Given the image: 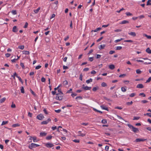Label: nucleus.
Instances as JSON below:
<instances>
[{
	"mask_svg": "<svg viewBox=\"0 0 151 151\" xmlns=\"http://www.w3.org/2000/svg\"><path fill=\"white\" fill-rule=\"evenodd\" d=\"M128 126L130 129H132V131L135 133L138 132L139 131L137 128L134 127L131 124H128Z\"/></svg>",
	"mask_w": 151,
	"mask_h": 151,
	"instance_id": "nucleus-1",
	"label": "nucleus"
},
{
	"mask_svg": "<svg viewBox=\"0 0 151 151\" xmlns=\"http://www.w3.org/2000/svg\"><path fill=\"white\" fill-rule=\"evenodd\" d=\"M56 96L55 97V99L57 100H62L63 98V94H60V93H58L56 94Z\"/></svg>",
	"mask_w": 151,
	"mask_h": 151,
	"instance_id": "nucleus-2",
	"label": "nucleus"
},
{
	"mask_svg": "<svg viewBox=\"0 0 151 151\" xmlns=\"http://www.w3.org/2000/svg\"><path fill=\"white\" fill-rule=\"evenodd\" d=\"M40 145L34 143H32L31 145L29 147V148L30 149H32V147H39Z\"/></svg>",
	"mask_w": 151,
	"mask_h": 151,
	"instance_id": "nucleus-3",
	"label": "nucleus"
},
{
	"mask_svg": "<svg viewBox=\"0 0 151 151\" xmlns=\"http://www.w3.org/2000/svg\"><path fill=\"white\" fill-rule=\"evenodd\" d=\"M45 146L47 147L51 148L54 146V145L51 143H47L45 144Z\"/></svg>",
	"mask_w": 151,
	"mask_h": 151,
	"instance_id": "nucleus-4",
	"label": "nucleus"
},
{
	"mask_svg": "<svg viewBox=\"0 0 151 151\" xmlns=\"http://www.w3.org/2000/svg\"><path fill=\"white\" fill-rule=\"evenodd\" d=\"M44 118V116L42 114L38 115L37 116V119L40 120H42Z\"/></svg>",
	"mask_w": 151,
	"mask_h": 151,
	"instance_id": "nucleus-5",
	"label": "nucleus"
},
{
	"mask_svg": "<svg viewBox=\"0 0 151 151\" xmlns=\"http://www.w3.org/2000/svg\"><path fill=\"white\" fill-rule=\"evenodd\" d=\"M82 88L83 89L85 90H90L91 87H89L88 86H84V85H83L82 86Z\"/></svg>",
	"mask_w": 151,
	"mask_h": 151,
	"instance_id": "nucleus-6",
	"label": "nucleus"
},
{
	"mask_svg": "<svg viewBox=\"0 0 151 151\" xmlns=\"http://www.w3.org/2000/svg\"><path fill=\"white\" fill-rule=\"evenodd\" d=\"M147 140L146 139H136L135 140V141L136 142H143Z\"/></svg>",
	"mask_w": 151,
	"mask_h": 151,
	"instance_id": "nucleus-7",
	"label": "nucleus"
},
{
	"mask_svg": "<svg viewBox=\"0 0 151 151\" xmlns=\"http://www.w3.org/2000/svg\"><path fill=\"white\" fill-rule=\"evenodd\" d=\"M47 133L45 132H41L40 133V136L41 137H44L46 135Z\"/></svg>",
	"mask_w": 151,
	"mask_h": 151,
	"instance_id": "nucleus-8",
	"label": "nucleus"
},
{
	"mask_svg": "<svg viewBox=\"0 0 151 151\" xmlns=\"http://www.w3.org/2000/svg\"><path fill=\"white\" fill-rule=\"evenodd\" d=\"M29 137H30L32 139L34 142H37L38 141V140L37 139V137H32L31 136H30Z\"/></svg>",
	"mask_w": 151,
	"mask_h": 151,
	"instance_id": "nucleus-9",
	"label": "nucleus"
},
{
	"mask_svg": "<svg viewBox=\"0 0 151 151\" xmlns=\"http://www.w3.org/2000/svg\"><path fill=\"white\" fill-rule=\"evenodd\" d=\"M136 87L137 88H144V86L142 84H139L137 85Z\"/></svg>",
	"mask_w": 151,
	"mask_h": 151,
	"instance_id": "nucleus-10",
	"label": "nucleus"
},
{
	"mask_svg": "<svg viewBox=\"0 0 151 151\" xmlns=\"http://www.w3.org/2000/svg\"><path fill=\"white\" fill-rule=\"evenodd\" d=\"M128 34L132 36L133 37H135L136 36V34L134 32H131L128 33Z\"/></svg>",
	"mask_w": 151,
	"mask_h": 151,
	"instance_id": "nucleus-11",
	"label": "nucleus"
},
{
	"mask_svg": "<svg viewBox=\"0 0 151 151\" xmlns=\"http://www.w3.org/2000/svg\"><path fill=\"white\" fill-rule=\"evenodd\" d=\"M129 23V22L126 20H123L120 23V24H126L127 23Z\"/></svg>",
	"mask_w": 151,
	"mask_h": 151,
	"instance_id": "nucleus-12",
	"label": "nucleus"
},
{
	"mask_svg": "<svg viewBox=\"0 0 151 151\" xmlns=\"http://www.w3.org/2000/svg\"><path fill=\"white\" fill-rule=\"evenodd\" d=\"M100 107L103 109L105 110L106 111H108V108L106 106H105L104 105H101Z\"/></svg>",
	"mask_w": 151,
	"mask_h": 151,
	"instance_id": "nucleus-13",
	"label": "nucleus"
},
{
	"mask_svg": "<svg viewBox=\"0 0 151 151\" xmlns=\"http://www.w3.org/2000/svg\"><path fill=\"white\" fill-rule=\"evenodd\" d=\"M78 135L79 136H80L81 137H83L85 136L86 135L85 134H83L81 133V132L80 131H79L78 132Z\"/></svg>",
	"mask_w": 151,
	"mask_h": 151,
	"instance_id": "nucleus-14",
	"label": "nucleus"
},
{
	"mask_svg": "<svg viewBox=\"0 0 151 151\" xmlns=\"http://www.w3.org/2000/svg\"><path fill=\"white\" fill-rule=\"evenodd\" d=\"M12 31L13 32H16L18 31V30L17 28V27L16 26H14L13 28Z\"/></svg>",
	"mask_w": 151,
	"mask_h": 151,
	"instance_id": "nucleus-15",
	"label": "nucleus"
},
{
	"mask_svg": "<svg viewBox=\"0 0 151 151\" xmlns=\"http://www.w3.org/2000/svg\"><path fill=\"white\" fill-rule=\"evenodd\" d=\"M105 45H100L99 47V48L100 50H101L104 49L105 47Z\"/></svg>",
	"mask_w": 151,
	"mask_h": 151,
	"instance_id": "nucleus-16",
	"label": "nucleus"
},
{
	"mask_svg": "<svg viewBox=\"0 0 151 151\" xmlns=\"http://www.w3.org/2000/svg\"><path fill=\"white\" fill-rule=\"evenodd\" d=\"M109 68L111 70H113L115 66L114 65L111 64L109 65Z\"/></svg>",
	"mask_w": 151,
	"mask_h": 151,
	"instance_id": "nucleus-17",
	"label": "nucleus"
},
{
	"mask_svg": "<svg viewBox=\"0 0 151 151\" xmlns=\"http://www.w3.org/2000/svg\"><path fill=\"white\" fill-rule=\"evenodd\" d=\"M146 52L148 53H151V50H150L149 47L147 48L146 50Z\"/></svg>",
	"mask_w": 151,
	"mask_h": 151,
	"instance_id": "nucleus-18",
	"label": "nucleus"
},
{
	"mask_svg": "<svg viewBox=\"0 0 151 151\" xmlns=\"http://www.w3.org/2000/svg\"><path fill=\"white\" fill-rule=\"evenodd\" d=\"M40 9V7H39L36 9L34 10V12L35 13L37 14V13H38V12L39 10Z\"/></svg>",
	"mask_w": 151,
	"mask_h": 151,
	"instance_id": "nucleus-19",
	"label": "nucleus"
},
{
	"mask_svg": "<svg viewBox=\"0 0 151 151\" xmlns=\"http://www.w3.org/2000/svg\"><path fill=\"white\" fill-rule=\"evenodd\" d=\"M52 136L51 135H50L48 136H47L46 138V139L47 140H49L52 139Z\"/></svg>",
	"mask_w": 151,
	"mask_h": 151,
	"instance_id": "nucleus-20",
	"label": "nucleus"
},
{
	"mask_svg": "<svg viewBox=\"0 0 151 151\" xmlns=\"http://www.w3.org/2000/svg\"><path fill=\"white\" fill-rule=\"evenodd\" d=\"M20 125L19 124H13L12 125V127H18Z\"/></svg>",
	"mask_w": 151,
	"mask_h": 151,
	"instance_id": "nucleus-21",
	"label": "nucleus"
},
{
	"mask_svg": "<svg viewBox=\"0 0 151 151\" xmlns=\"http://www.w3.org/2000/svg\"><path fill=\"white\" fill-rule=\"evenodd\" d=\"M23 54H25L27 55H28L29 53V51H23Z\"/></svg>",
	"mask_w": 151,
	"mask_h": 151,
	"instance_id": "nucleus-22",
	"label": "nucleus"
},
{
	"mask_svg": "<svg viewBox=\"0 0 151 151\" xmlns=\"http://www.w3.org/2000/svg\"><path fill=\"white\" fill-rule=\"evenodd\" d=\"M6 98L5 97L1 99L0 100V102L1 103H2L4 102L6 100Z\"/></svg>",
	"mask_w": 151,
	"mask_h": 151,
	"instance_id": "nucleus-23",
	"label": "nucleus"
},
{
	"mask_svg": "<svg viewBox=\"0 0 151 151\" xmlns=\"http://www.w3.org/2000/svg\"><path fill=\"white\" fill-rule=\"evenodd\" d=\"M93 80L92 78H90L89 80H88L86 81V82L87 83H90V82H92V81Z\"/></svg>",
	"mask_w": 151,
	"mask_h": 151,
	"instance_id": "nucleus-24",
	"label": "nucleus"
},
{
	"mask_svg": "<svg viewBox=\"0 0 151 151\" xmlns=\"http://www.w3.org/2000/svg\"><path fill=\"white\" fill-rule=\"evenodd\" d=\"M99 87H98L97 86V87H93V89H92V90L94 91H96L97 89H99Z\"/></svg>",
	"mask_w": 151,
	"mask_h": 151,
	"instance_id": "nucleus-25",
	"label": "nucleus"
},
{
	"mask_svg": "<svg viewBox=\"0 0 151 151\" xmlns=\"http://www.w3.org/2000/svg\"><path fill=\"white\" fill-rule=\"evenodd\" d=\"M144 36H145L148 39H151V36L150 35H148L146 34H144Z\"/></svg>",
	"mask_w": 151,
	"mask_h": 151,
	"instance_id": "nucleus-26",
	"label": "nucleus"
},
{
	"mask_svg": "<svg viewBox=\"0 0 151 151\" xmlns=\"http://www.w3.org/2000/svg\"><path fill=\"white\" fill-rule=\"evenodd\" d=\"M68 84V82L67 81L65 80L63 82V85H66Z\"/></svg>",
	"mask_w": 151,
	"mask_h": 151,
	"instance_id": "nucleus-27",
	"label": "nucleus"
},
{
	"mask_svg": "<svg viewBox=\"0 0 151 151\" xmlns=\"http://www.w3.org/2000/svg\"><path fill=\"white\" fill-rule=\"evenodd\" d=\"M47 123V121H43L41 122V124H46Z\"/></svg>",
	"mask_w": 151,
	"mask_h": 151,
	"instance_id": "nucleus-28",
	"label": "nucleus"
},
{
	"mask_svg": "<svg viewBox=\"0 0 151 151\" xmlns=\"http://www.w3.org/2000/svg\"><path fill=\"white\" fill-rule=\"evenodd\" d=\"M122 48L121 46H117L116 47V50H121Z\"/></svg>",
	"mask_w": 151,
	"mask_h": 151,
	"instance_id": "nucleus-29",
	"label": "nucleus"
},
{
	"mask_svg": "<svg viewBox=\"0 0 151 151\" xmlns=\"http://www.w3.org/2000/svg\"><path fill=\"white\" fill-rule=\"evenodd\" d=\"M121 90L123 92H125L126 91V89L124 87H122Z\"/></svg>",
	"mask_w": 151,
	"mask_h": 151,
	"instance_id": "nucleus-30",
	"label": "nucleus"
},
{
	"mask_svg": "<svg viewBox=\"0 0 151 151\" xmlns=\"http://www.w3.org/2000/svg\"><path fill=\"white\" fill-rule=\"evenodd\" d=\"M151 5V0H148L147 2V5Z\"/></svg>",
	"mask_w": 151,
	"mask_h": 151,
	"instance_id": "nucleus-31",
	"label": "nucleus"
},
{
	"mask_svg": "<svg viewBox=\"0 0 151 151\" xmlns=\"http://www.w3.org/2000/svg\"><path fill=\"white\" fill-rule=\"evenodd\" d=\"M137 73L140 74L141 73V71L139 69H137L136 70Z\"/></svg>",
	"mask_w": 151,
	"mask_h": 151,
	"instance_id": "nucleus-32",
	"label": "nucleus"
},
{
	"mask_svg": "<svg viewBox=\"0 0 151 151\" xmlns=\"http://www.w3.org/2000/svg\"><path fill=\"white\" fill-rule=\"evenodd\" d=\"M101 86L102 87H104L106 86H107V85L105 83L103 82L101 84Z\"/></svg>",
	"mask_w": 151,
	"mask_h": 151,
	"instance_id": "nucleus-33",
	"label": "nucleus"
},
{
	"mask_svg": "<svg viewBox=\"0 0 151 151\" xmlns=\"http://www.w3.org/2000/svg\"><path fill=\"white\" fill-rule=\"evenodd\" d=\"M8 123V122L7 121H3L1 124V125H3L6 124Z\"/></svg>",
	"mask_w": 151,
	"mask_h": 151,
	"instance_id": "nucleus-34",
	"label": "nucleus"
},
{
	"mask_svg": "<svg viewBox=\"0 0 151 151\" xmlns=\"http://www.w3.org/2000/svg\"><path fill=\"white\" fill-rule=\"evenodd\" d=\"M144 116L147 115L150 117H151V113H147L144 114Z\"/></svg>",
	"mask_w": 151,
	"mask_h": 151,
	"instance_id": "nucleus-35",
	"label": "nucleus"
},
{
	"mask_svg": "<svg viewBox=\"0 0 151 151\" xmlns=\"http://www.w3.org/2000/svg\"><path fill=\"white\" fill-rule=\"evenodd\" d=\"M101 122L104 124H105L107 123V121L105 119H103L101 121Z\"/></svg>",
	"mask_w": 151,
	"mask_h": 151,
	"instance_id": "nucleus-36",
	"label": "nucleus"
},
{
	"mask_svg": "<svg viewBox=\"0 0 151 151\" xmlns=\"http://www.w3.org/2000/svg\"><path fill=\"white\" fill-rule=\"evenodd\" d=\"M20 90H21V92L22 93H24V88H23V87H21V88Z\"/></svg>",
	"mask_w": 151,
	"mask_h": 151,
	"instance_id": "nucleus-37",
	"label": "nucleus"
},
{
	"mask_svg": "<svg viewBox=\"0 0 151 151\" xmlns=\"http://www.w3.org/2000/svg\"><path fill=\"white\" fill-rule=\"evenodd\" d=\"M13 15H15L17 14V12L16 10H13L11 12Z\"/></svg>",
	"mask_w": 151,
	"mask_h": 151,
	"instance_id": "nucleus-38",
	"label": "nucleus"
},
{
	"mask_svg": "<svg viewBox=\"0 0 151 151\" xmlns=\"http://www.w3.org/2000/svg\"><path fill=\"white\" fill-rule=\"evenodd\" d=\"M125 14L126 15L128 16H130L132 15V14L131 13L129 12H126Z\"/></svg>",
	"mask_w": 151,
	"mask_h": 151,
	"instance_id": "nucleus-39",
	"label": "nucleus"
},
{
	"mask_svg": "<svg viewBox=\"0 0 151 151\" xmlns=\"http://www.w3.org/2000/svg\"><path fill=\"white\" fill-rule=\"evenodd\" d=\"M93 109L94 111H97V112H98L101 114H102V111H101L97 110V109H96L93 108Z\"/></svg>",
	"mask_w": 151,
	"mask_h": 151,
	"instance_id": "nucleus-40",
	"label": "nucleus"
},
{
	"mask_svg": "<svg viewBox=\"0 0 151 151\" xmlns=\"http://www.w3.org/2000/svg\"><path fill=\"white\" fill-rule=\"evenodd\" d=\"M24 45H20V46H19V47H18V48L20 49H21L22 50H23L24 49Z\"/></svg>",
	"mask_w": 151,
	"mask_h": 151,
	"instance_id": "nucleus-41",
	"label": "nucleus"
},
{
	"mask_svg": "<svg viewBox=\"0 0 151 151\" xmlns=\"http://www.w3.org/2000/svg\"><path fill=\"white\" fill-rule=\"evenodd\" d=\"M41 67V66L40 65H38L36 66L35 67V69L37 70L39 69H40Z\"/></svg>",
	"mask_w": 151,
	"mask_h": 151,
	"instance_id": "nucleus-42",
	"label": "nucleus"
},
{
	"mask_svg": "<svg viewBox=\"0 0 151 151\" xmlns=\"http://www.w3.org/2000/svg\"><path fill=\"white\" fill-rule=\"evenodd\" d=\"M135 95V93H132L130 94V95H129V96L130 97H134Z\"/></svg>",
	"mask_w": 151,
	"mask_h": 151,
	"instance_id": "nucleus-43",
	"label": "nucleus"
},
{
	"mask_svg": "<svg viewBox=\"0 0 151 151\" xmlns=\"http://www.w3.org/2000/svg\"><path fill=\"white\" fill-rule=\"evenodd\" d=\"M20 65L22 67V68L23 69H24L25 67H24V63H20Z\"/></svg>",
	"mask_w": 151,
	"mask_h": 151,
	"instance_id": "nucleus-44",
	"label": "nucleus"
},
{
	"mask_svg": "<svg viewBox=\"0 0 151 151\" xmlns=\"http://www.w3.org/2000/svg\"><path fill=\"white\" fill-rule=\"evenodd\" d=\"M133 41L132 40H125L124 41V42H132Z\"/></svg>",
	"mask_w": 151,
	"mask_h": 151,
	"instance_id": "nucleus-45",
	"label": "nucleus"
},
{
	"mask_svg": "<svg viewBox=\"0 0 151 151\" xmlns=\"http://www.w3.org/2000/svg\"><path fill=\"white\" fill-rule=\"evenodd\" d=\"M41 81L42 82H45V79L44 77H42L41 79Z\"/></svg>",
	"mask_w": 151,
	"mask_h": 151,
	"instance_id": "nucleus-46",
	"label": "nucleus"
},
{
	"mask_svg": "<svg viewBox=\"0 0 151 151\" xmlns=\"http://www.w3.org/2000/svg\"><path fill=\"white\" fill-rule=\"evenodd\" d=\"M115 52V51H114L113 50H111L109 52V54L110 55H111Z\"/></svg>",
	"mask_w": 151,
	"mask_h": 151,
	"instance_id": "nucleus-47",
	"label": "nucleus"
},
{
	"mask_svg": "<svg viewBox=\"0 0 151 151\" xmlns=\"http://www.w3.org/2000/svg\"><path fill=\"white\" fill-rule=\"evenodd\" d=\"M58 93H60V94H63V93L62 92L60 89H58Z\"/></svg>",
	"mask_w": 151,
	"mask_h": 151,
	"instance_id": "nucleus-48",
	"label": "nucleus"
},
{
	"mask_svg": "<svg viewBox=\"0 0 151 151\" xmlns=\"http://www.w3.org/2000/svg\"><path fill=\"white\" fill-rule=\"evenodd\" d=\"M82 77H83L82 74V73H81L80 75V76H79V79L81 81L82 80Z\"/></svg>",
	"mask_w": 151,
	"mask_h": 151,
	"instance_id": "nucleus-49",
	"label": "nucleus"
},
{
	"mask_svg": "<svg viewBox=\"0 0 151 151\" xmlns=\"http://www.w3.org/2000/svg\"><path fill=\"white\" fill-rule=\"evenodd\" d=\"M11 107L12 108H15L16 107V105L12 103L11 106Z\"/></svg>",
	"mask_w": 151,
	"mask_h": 151,
	"instance_id": "nucleus-50",
	"label": "nucleus"
},
{
	"mask_svg": "<svg viewBox=\"0 0 151 151\" xmlns=\"http://www.w3.org/2000/svg\"><path fill=\"white\" fill-rule=\"evenodd\" d=\"M151 81V77H150L147 80L146 83H148Z\"/></svg>",
	"mask_w": 151,
	"mask_h": 151,
	"instance_id": "nucleus-51",
	"label": "nucleus"
},
{
	"mask_svg": "<svg viewBox=\"0 0 151 151\" xmlns=\"http://www.w3.org/2000/svg\"><path fill=\"white\" fill-rule=\"evenodd\" d=\"M133 102L132 101H131L130 102H127V104L128 105H131L132 104Z\"/></svg>",
	"mask_w": 151,
	"mask_h": 151,
	"instance_id": "nucleus-52",
	"label": "nucleus"
},
{
	"mask_svg": "<svg viewBox=\"0 0 151 151\" xmlns=\"http://www.w3.org/2000/svg\"><path fill=\"white\" fill-rule=\"evenodd\" d=\"M89 70V68H85L83 69V71H87Z\"/></svg>",
	"mask_w": 151,
	"mask_h": 151,
	"instance_id": "nucleus-53",
	"label": "nucleus"
},
{
	"mask_svg": "<svg viewBox=\"0 0 151 151\" xmlns=\"http://www.w3.org/2000/svg\"><path fill=\"white\" fill-rule=\"evenodd\" d=\"M103 38V37H101L100 38H99V39L98 40H97V42H99Z\"/></svg>",
	"mask_w": 151,
	"mask_h": 151,
	"instance_id": "nucleus-54",
	"label": "nucleus"
},
{
	"mask_svg": "<svg viewBox=\"0 0 151 151\" xmlns=\"http://www.w3.org/2000/svg\"><path fill=\"white\" fill-rule=\"evenodd\" d=\"M17 60V59H12V60H11V61L12 62V63H14V62H16V61Z\"/></svg>",
	"mask_w": 151,
	"mask_h": 151,
	"instance_id": "nucleus-55",
	"label": "nucleus"
},
{
	"mask_svg": "<svg viewBox=\"0 0 151 151\" xmlns=\"http://www.w3.org/2000/svg\"><path fill=\"white\" fill-rule=\"evenodd\" d=\"M10 54L9 53H6L5 54V56L6 58H8L10 56Z\"/></svg>",
	"mask_w": 151,
	"mask_h": 151,
	"instance_id": "nucleus-56",
	"label": "nucleus"
},
{
	"mask_svg": "<svg viewBox=\"0 0 151 151\" xmlns=\"http://www.w3.org/2000/svg\"><path fill=\"white\" fill-rule=\"evenodd\" d=\"M144 16L143 15H141L139 16L138 17V18H139L140 19H142L143 18H144Z\"/></svg>",
	"mask_w": 151,
	"mask_h": 151,
	"instance_id": "nucleus-57",
	"label": "nucleus"
},
{
	"mask_svg": "<svg viewBox=\"0 0 151 151\" xmlns=\"http://www.w3.org/2000/svg\"><path fill=\"white\" fill-rule=\"evenodd\" d=\"M28 23L27 22H26L25 23V25L24 26V28H27L28 26Z\"/></svg>",
	"mask_w": 151,
	"mask_h": 151,
	"instance_id": "nucleus-58",
	"label": "nucleus"
},
{
	"mask_svg": "<svg viewBox=\"0 0 151 151\" xmlns=\"http://www.w3.org/2000/svg\"><path fill=\"white\" fill-rule=\"evenodd\" d=\"M139 96H142V95L143 96V97H145V95L143 93H140L139 94Z\"/></svg>",
	"mask_w": 151,
	"mask_h": 151,
	"instance_id": "nucleus-59",
	"label": "nucleus"
},
{
	"mask_svg": "<svg viewBox=\"0 0 151 151\" xmlns=\"http://www.w3.org/2000/svg\"><path fill=\"white\" fill-rule=\"evenodd\" d=\"M139 117H134V119H133V120H138L139 119Z\"/></svg>",
	"mask_w": 151,
	"mask_h": 151,
	"instance_id": "nucleus-60",
	"label": "nucleus"
},
{
	"mask_svg": "<svg viewBox=\"0 0 151 151\" xmlns=\"http://www.w3.org/2000/svg\"><path fill=\"white\" fill-rule=\"evenodd\" d=\"M55 111L57 113H59L61 111V110L60 109H58L57 110H55Z\"/></svg>",
	"mask_w": 151,
	"mask_h": 151,
	"instance_id": "nucleus-61",
	"label": "nucleus"
},
{
	"mask_svg": "<svg viewBox=\"0 0 151 151\" xmlns=\"http://www.w3.org/2000/svg\"><path fill=\"white\" fill-rule=\"evenodd\" d=\"M73 141L76 143H78L79 142V140L78 139H74L73 140Z\"/></svg>",
	"mask_w": 151,
	"mask_h": 151,
	"instance_id": "nucleus-62",
	"label": "nucleus"
},
{
	"mask_svg": "<svg viewBox=\"0 0 151 151\" xmlns=\"http://www.w3.org/2000/svg\"><path fill=\"white\" fill-rule=\"evenodd\" d=\"M28 116L30 117H32V114L29 112L28 113Z\"/></svg>",
	"mask_w": 151,
	"mask_h": 151,
	"instance_id": "nucleus-63",
	"label": "nucleus"
},
{
	"mask_svg": "<svg viewBox=\"0 0 151 151\" xmlns=\"http://www.w3.org/2000/svg\"><path fill=\"white\" fill-rule=\"evenodd\" d=\"M101 55H99V54L96 55V58L97 59L100 58H101Z\"/></svg>",
	"mask_w": 151,
	"mask_h": 151,
	"instance_id": "nucleus-64",
	"label": "nucleus"
}]
</instances>
